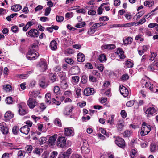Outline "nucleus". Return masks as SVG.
<instances>
[{
  "label": "nucleus",
  "instance_id": "obj_1",
  "mask_svg": "<svg viewBox=\"0 0 158 158\" xmlns=\"http://www.w3.org/2000/svg\"><path fill=\"white\" fill-rule=\"evenodd\" d=\"M151 127H152L150 125L143 122L142 124L140 132L141 135L143 136L147 135L151 131Z\"/></svg>",
  "mask_w": 158,
  "mask_h": 158
},
{
  "label": "nucleus",
  "instance_id": "obj_2",
  "mask_svg": "<svg viewBox=\"0 0 158 158\" xmlns=\"http://www.w3.org/2000/svg\"><path fill=\"white\" fill-rule=\"evenodd\" d=\"M36 66L41 72L45 71L48 68L47 63L46 60L44 59H41L37 63Z\"/></svg>",
  "mask_w": 158,
  "mask_h": 158
},
{
  "label": "nucleus",
  "instance_id": "obj_3",
  "mask_svg": "<svg viewBox=\"0 0 158 158\" xmlns=\"http://www.w3.org/2000/svg\"><path fill=\"white\" fill-rule=\"evenodd\" d=\"M39 53L36 51H28L27 55V58L30 60H35L39 56Z\"/></svg>",
  "mask_w": 158,
  "mask_h": 158
},
{
  "label": "nucleus",
  "instance_id": "obj_4",
  "mask_svg": "<svg viewBox=\"0 0 158 158\" xmlns=\"http://www.w3.org/2000/svg\"><path fill=\"white\" fill-rule=\"evenodd\" d=\"M57 145L59 148H65L66 145V140L65 137H59L57 141Z\"/></svg>",
  "mask_w": 158,
  "mask_h": 158
},
{
  "label": "nucleus",
  "instance_id": "obj_5",
  "mask_svg": "<svg viewBox=\"0 0 158 158\" xmlns=\"http://www.w3.org/2000/svg\"><path fill=\"white\" fill-rule=\"evenodd\" d=\"M83 144L81 147V152L83 154H87L89 152V145L86 140H83Z\"/></svg>",
  "mask_w": 158,
  "mask_h": 158
},
{
  "label": "nucleus",
  "instance_id": "obj_6",
  "mask_svg": "<svg viewBox=\"0 0 158 158\" xmlns=\"http://www.w3.org/2000/svg\"><path fill=\"white\" fill-rule=\"evenodd\" d=\"M27 103L29 107L32 109L37 105L38 102L36 99L30 98L28 100Z\"/></svg>",
  "mask_w": 158,
  "mask_h": 158
},
{
  "label": "nucleus",
  "instance_id": "obj_7",
  "mask_svg": "<svg viewBox=\"0 0 158 158\" xmlns=\"http://www.w3.org/2000/svg\"><path fill=\"white\" fill-rule=\"evenodd\" d=\"M26 35L28 37L35 38L38 36V31L35 29H31L26 33Z\"/></svg>",
  "mask_w": 158,
  "mask_h": 158
},
{
  "label": "nucleus",
  "instance_id": "obj_8",
  "mask_svg": "<svg viewBox=\"0 0 158 158\" xmlns=\"http://www.w3.org/2000/svg\"><path fill=\"white\" fill-rule=\"evenodd\" d=\"M45 76H43L39 81V86L43 89L45 88L48 85V83L45 81Z\"/></svg>",
  "mask_w": 158,
  "mask_h": 158
},
{
  "label": "nucleus",
  "instance_id": "obj_9",
  "mask_svg": "<svg viewBox=\"0 0 158 158\" xmlns=\"http://www.w3.org/2000/svg\"><path fill=\"white\" fill-rule=\"evenodd\" d=\"M115 143L118 146L122 148L125 146V142L124 140L119 137H117L115 140Z\"/></svg>",
  "mask_w": 158,
  "mask_h": 158
},
{
  "label": "nucleus",
  "instance_id": "obj_10",
  "mask_svg": "<svg viewBox=\"0 0 158 158\" xmlns=\"http://www.w3.org/2000/svg\"><path fill=\"white\" fill-rule=\"evenodd\" d=\"M0 128L1 131L3 134L8 133L9 129L5 123L2 122L0 123Z\"/></svg>",
  "mask_w": 158,
  "mask_h": 158
},
{
  "label": "nucleus",
  "instance_id": "obj_11",
  "mask_svg": "<svg viewBox=\"0 0 158 158\" xmlns=\"http://www.w3.org/2000/svg\"><path fill=\"white\" fill-rule=\"evenodd\" d=\"M99 27L100 25L98 23L94 24L88 31V34L90 35L93 34L96 31L97 28Z\"/></svg>",
  "mask_w": 158,
  "mask_h": 158
},
{
  "label": "nucleus",
  "instance_id": "obj_12",
  "mask_svg": "<svg viewBox=\"0 0 158 158\" xmlns=\"http://www.w3.org/2000/svg\"><path fill=\"white\" fill-rule=\"evenodd\" d=\"M119 91L121 94L124 97L128 96L129 92L128 90L124 86L120 85L119 86Z\"/></svg>",
  "mask_w": 158,
  "mask_h": 158
},
{
  "label": "nucleus",
  "instance_id": "obj_13",
  "mask_svg": "<svg viewBox=\"0 0 158 158\" xmlns=\"http://www.w3.org/2000/svg\"><path fill=\"white\" fill-rule=\"evenodd\" d=\"M95 93L94 89L93 88H87L84 91V95L87 96L93 95Z\"/></svg>",
  "mask_w": 158,
  "mask_h": 158
},
{
  "label": "nucleus",
  "instance_id": "obj_14",
  "mask_svg": "<svg viewBox=\"0 0 158 158\" xmlns=\"http://www.w3.org/2000/svg\"><path fill=\"white\" fill-rule=\"evenodd\" d=\"M148 68L149 71H152L158 70V61H155L148 66Z\"/></svg>",
  "mask_w": 158,
  "mask_h": 158
},
{
  "label": "nucleus",
  "instance_id": "obj_15",
  "mask_svg": "<svg viewBox=\"0 0 158 158\" xmlns=\"http://www.w3.org/2000/svg\"><path fill=\"white\" fill-rule=\"evenodd\" d=\"M64 131L65 135L67 136H73L74 135V132L71 128H65L64 130Z\"/></svg>",
  "mask_w": 158,
  "mask_h": 158
},
{
  "label": "nucleus",
  "instance_id": "obj_16",
  "mask_svg": "<svg viewBox=\"0 0 158 158\" xmlns=\"http://www.w3.org/2000/svg\"><path fill=\"white\" fill-rule=\"evenodd\" d=\"M18 112L19 114L21 115H24L28 113V111L23 108L21 105H18Z\"/></svg>",
  "mask_w": 158,
  "mask_h": 158
},
{
  "label": "nucleus",
  "instance_id": "obj_17",
  "mask_svg": "<svg viewBox=\"0 0 158 158\" xmlns=\"http://www.w3.org/2000/svg\"><path fill=\"white\" fill-rule=\"evenodd\" d=\"M156 110L155 108L152 107H150L148 108L146 110L145 113L146 114L149 116L152 115L155 113Z\"/></svg>",
  "mask_w": 158,
  "mask_h": 158
},
{
  "label": "nucleus",
  "instance_id": "obj_18",
  "mask_svg": "<svg viewBox=\"0 0 158 158\" xmlns=\"http://www.w3.org/2000/svg\"><path fill=\"white\" fill-rule=\"evenodd\" d=\"M30 129L28 126H24L22 127L20 129V131L26 135L28 134L29 132Z\"/></svg>",
  "mask_w": 158,
  "mask_h": 158
},
{
  "label": "nucleus",
  "instance_id": "obj_19",
  "mask_svg": "<svg viewBox=\"0 0 158 158\" xmlns=\"http://www.w3.org/2000/svg\"><path fill=\"white\" fill-rule=\"evenodd\" d=\"M154 1L153 0H147L144 2V6L148 7H151L152 6L154 5Z\"/></svg>",
  "mask_w": 158,
  "mask_h": 158
},
{
  "label": "nucleus",
  "instance_id": "obj_20",
  "mask_svg": "<svg viewBox=\"0 0 158 158\" xmlns=\"http://www.w3.org/2000/svg\"><path fill=\"white\" fill-rule=\"evenodd\" d=\"M115 48V45L113 44H110L107 45H103L101 47L102 49L110 50L114 49Z\"/></svg>",
  "mask_w": 158,
  "mask_h": 158
},
{
  "label": "nucleus",
  "instance_id": "obj_21",
  "mask_svg": "<svg viewBox=\"0 0 158 158\" xmlns=\"http://www.w3.org/2000/svg\"><path fill=\"white\" fill-rule=\"evenodd\" d=\"M77 59L78 62H82L85 60V56L83 53H79L77 55Z\"/></svg>",
  "mask_w": 158,
  "mask_h": 158
},
{
  "label": "nucleus",
  "instance_id": "obj_22",
  "mask_svg": "<svg viewBox=\"0 0 158 158\" xmlns=\"http://www.w3.org/2000/svg\"><path fill=\"white\" fill-rule=\"evenodd\" d=\"M124 53L123 51L120 48H118L116 52V53L119 56L120 58L121 59H124L125 57Z\"/></svg>",
  "mask_w": 158,
  "mask_h": 158
},
{
  "label": "nucleus",
  "instance_id": "obj_23",
  "mask_svg": "<svg viewBox=\"0 0 158 158\" xmlns=\"http://www.w3.org/2000/svg\"><path fill=\"white\" fill-rule=\"evenodd\" d=\"M124 53L123 51L120 48H118L116 52V53L119 56L120 58L121 59H124L125 57Z\"/></svg>",
  "mask_w": 158,
  "mask_h": 158
},
{
  "label": "nucleus",
  "instance_id": "obj_24",
  "mask_svg": "<svg viewBox=\"0 0 158 158\" xmlns=\"http://www.w3.org/2000/svg\"><path fill=\"white\" fill-rule=\"evenodd\" d=\"M13 116V115L11 112L10 111L6 112L4 115V118L6 121L11 119Z\"/></svg>",
  "mask_w": 158,
  "mask_h": 158
},
{
  "label": "nucleus",
  "instance_id": "obj_25",
  "mask_svg": "<svg viewBox=\"0 0 158 158\" xmlns=\"http://www.w3.org/2000/svg\"><path fill=\"white\" fill-rule=\"evenodd\" d=\"M71 70L74 74H77L80 72V68L77 66H73L71 68Z\"/></svg>",
  "mask_w": 158,
  "mask_h": 158
},
{
  "label": "nucleus",
  "instance_id": "obj_26",
  "mask_svg": "<svg viewBox=\"0 0 158 158\" xmlns=\"http://www.w3.org/2000/svg\"><path fill=\"white\" fill-rule=\"evenodd\" d=\"M21 8V6L20 5L16 4L13 5L11 6V10L15 12H17L19 11Z\"/></svg>",
  "mask_w": 158,
  "mask_h": 158
},
{
  "label": "nucleus",
  "instance_id": "obj_27",
  "mask_svg": "<svg viewBox=\"0 0 158 158\" xmlns=\"http://www.w3.org/2000/svg\"><path fill=\"white\" fill-rule=\"evenodd\" d=\"M57 136V135L55 134L49 137L48 142L51 145H53L54 143H55Z\"/></svg>",
  "mask_w": 158,
  "mask_h": 158
},
{
  "label": "nucleus",
  "instance_id": "obj_28",
  "mask_svg": "<svg viewBox=\"0 0 158 158\" xmlns=\"http://www.w3.org/2000/svg\"><path fill=\"white\" fill-rule=\"evenodd\" d=\"M98 58L99 61L101 63L105 62L107 60L106 56L103 54L99 55Z\"/></svg>",
  "mask_w": 158,
  "mask_h": 158
},
{
  "label": "nucleus",
  "instance_id": "obj_29",
  "mask_svg": "<svg viewBox=\"0 0 158 158\" xmlns=\"http://www.w3.org/2000/svg\"><path fill=\"white\" fill-rule=\"evenodd\" d=\"M137 151L135 149H132L130 152V155L132 158H134L137 156Z\"/></svg>",
  "mask_w": 158,
  "mask_h": 158
},
{
  "label": "nucleus",
  "instance_id": "obj_30",
  "mask_svg": "<svg viewBox=\"0 0 158 158\" xmlns=\"http://www.w3.org/2000/svg\"><path fill=\"white\" fill-rule=\"evenodd\" d=\"M50 46L52 50H56L57 48L56 42L55 40L52 41L50 43Z\"/></svg>",
  "mask_w": 158,
  "mask_h": 158
},
{
  "label": "nucleus",
  "instance_id": "obj_31",
  "mask_svg": "<svg viewBox=\"0 0 158 158\" xmlns=\"http://www.w3.org/2000/svg\"><path fill=\"white\" fill-rule=\"evenodd\" d=\"M58 76L62 81L66 80L67 77H66V73L62 72H60L58 73Z\"/></svg>",
  "mask_w": 158,
  "mask_h": 158
},
{
  "label": "nucleus",
  "instance_id": "obj_32",
  "mask_svg": "<svg viewBox=\"0 0 158 158\" xmlns=\"http://www.w3.org/2000/svg\"><path fill=\"white\" fill-rule=\"evenodd\" d=\"M72 79L73 84L75 85L79 82L80 78L78 76H74L72 77Z\"/></svg>",
  "mask_w": 158,
  "mask_h": 158
},
{
  "label": "nucleus",
  "instance_id": "obj_33",
  "mask_svg": "<svg viewBox=\"0 0 158 158\" xmlns=\"http://www.w3.org/2000/svg\"><path fill=\"white\" fill-rule=\"evenodd\" d=\"M49 77L51 81L52 82H54L56 81V77L55 74L51 73L49 74Z\"/></svg>",
  "mask_w": 158,
  "mask_h": 158
},
{
  "label": "nucleus",
  "instance_id": "obj_34",
  "mask_svg": "<svg viewBox=\"0 0 158 158\" xmlns=\"http://www.w3.org/2000/svg\"><path fill=\"white\" fill-rule=\"evenodd\" d=\"M45 101L47 103H50L51 102V95L49 93H47L45 96Z\"/></svg>",
  "mask_w": 158,
  "mask_h": 158
},
{
  "label": "nucleus",
  "instance_id": "obj_35",
  "mask_svg": "<svg viewBox=\"0 0 158 158\" xmlns=\"http://www.w3.org/2000/svg\"><path fill=\"white\" fill-rule=\"evenodd\" d=\"M132 41V39L130 37H129L123 40V42L125 44H131Z\"/></svg>",
  "mask_w": 158,
  "mask_h": 158
},
{
  "label": "nucleus",
  "instance_id": "obj_36",
  "mask_svg": "<svg viewBox=\"0 0 158 158\" xmlns=\"http://www.w3.org/2000/svg\"><path fill=\"white\" fill-rule=\"evenodd\" d=\"M32 25V23L31 22H28L27 23L26 26L23 27V31H26Z\"/></svg>",
  "mask_w": 158,
  "mask_h": 158
},
{
  "label": "nucleus",
  "instance_id": "obj_37",
  "mask_svg": "<svg viewBox=\"0 0 158 158\" xmlns=\"http://www.w3.org/2000/svg\"><path fill=\"white\" fill-rule=\"evenodd\" d=\"M60 85L61 87L63 89H65L68 87L67 83L66 80L62 81Z\"/></svg>",
  "mask_w": 158,
  "mask_h": 158
},
{
  "label": "nucleus",
  "instance_id": "obj_38",
  "mask_svg": "<svg viewBox=\"0 0 158 158\" xmlns=\"http://www.w3.org/2000/svg\"><path fill=\"white\" fill-rule=\"evenodd\" d=\"M3 89L6 92H10L11 89V86L9 85H5L3 86Z\"/></svg>",
  "mask_w": 158,
  "mask_h": 158
},
{
  "label": "nucleus",
  "instance_id": "obj_39",
  "mask_svg": "<svg viewBox=\"0 0 158 158\" xmlns=\"http://www.w3.org/2000/svg\"><path fill=\"white\" fill-rule=\"evenodd\" d=\"M131 133L132 132L130 131L126 130L123 133V135L124 137H129L130 136Z\"/></svg>",
  "mask_w": 158,
  "mask_h": 158
},
{
  "label": "nucleus",
  "instance_id": "obj_40",
  "mask_svg": "<svg viewBox=\"0 0 158 158\" xmlns=\"http://www.w3.org/2000/svg\"><path fill=\"white\" fill-rule=\"evenodd\" d=\"M25 148L27 152L30 153L32 151L33 147L31 145H28L25 147Z\"/></svg>",
  "mask_w": 158,
  "mask_h": 158
},
{
  "label": "nucleus",
  "instance_id": "obj_41",
  "mask_svg": "<svg viewBox=\"0 0 158 158\" xmlns=\"http://www.w3.org/2000/svg\"><path fill=\"white\" fill-rule=\"evenodd\" d=\"M58 158H69V157L67 155L65 154V152H63L60 154Z\"/></svg>",
  "mask_w": 158,
  "mask_h": 158
},
{
  "label": "nucleus",
  "instance_id": "obj_42",
  "mask_svg": "<svg viewBox=\"0 0 158 158\" xmlns=\"http://www.w3.org/2000/svg\"><path fill=\"white\" fill-rule=\"evenodd\" d=\"M85 25V22H83L81 23H77L75 27L77 28H80L84 27Z\"/></svg>",
  "mask_w": 158,
  "mask_h": 158
},
{
  "label": "nucleus",
  "instance_id": "obj_43",
  "mask_svg": "<svg viewBox=\"0 0 158 158\" xmlns=\"http://www.w3.org/2000/svg\"><path fill=\"white\" fill-rule=\"evenodd\" d=\"M141 83L143 85V87L144 86H148L147 84L149 82L147 79H142L141 81Z\"/></svg>",
  "mask_w": 158,
  "mask_h": 158
},
{
  "label": "nucleus",
  "instance_id": "obj_44",
  "mask_svg": "<svg viewBox=\"0 0 158 158\" xmlns=\"http://www.w3.org/2000/svg\"><path fill=\"white\" fill-rule=\"evenodd\" d=\"M143 13L139 12L135 16L134 18H136V20L137 21L143 15Z\"/></svg>",
  "mask_w": 158,
  "mask_h": 158
},
{
  "label": "nucleus",
  "instance_id": "obj_45",
  "mask_svg": "<svg viewBox=\"0 0 158 158\" xmlns=\"http://www.w3.org/2000/svg\"><path fill=\"white\" fill-rule=\"evenodd\" d=\"M19 128L17 126H14L12 129V131L14 134H17L18 132Z\"/></svg>",
  "mask_w": 158,
  "mask_h": 158
},
{
  "label": "nucleus",
  "instance_id": "obj_46",
  "mask_svg": "<svg viewBox=\"0 0 158 158\" xmlns=\"http://www.w3.org/2000/svg\"><path fill=\"white\" fill-rule=\"evenodd\" d=\"M6 102L8 104H11L13 103V100L11 97H7L6 99Z\"/></svg>",
  "mask_w": 158,
  "mask_h": 158
},
{
  "label": "nucleus",
  "instance_id": "obj_47",
  "mask_svg": "<svg viewBox=\"0 0 158 158\" xmlns=\"http://www.w3.org/2000/svg\"><path fill=\"white\" fill-rule=\"evenodd\" d=\"M126 64L128 68H131L133 66V63L130 61L127 60L126 61Z\"/></svg>",
  "mask_w": 158,
  "mask_h": 158
},
{
  "label": "nucleus",
  "instance_id": "obj_48",
  "mask_svg": "<svg viewBox=\"0 0 158 158\" xmlns=\"http://www.w3.org/2000/svg\"><path fill=\"white\" fill-rule=\"evenodd\" d=\"M39 106L42 111L44 110L46 107V106L43 103H40L39 104Z\"/></svg>",
  "mask_w": 158,
  "mask_h": 158
},
{
  "label": "nucleus",
  "instance_id": "obj_49",
  "mask_svg": "<svg viewBox=\"0 0 158 158\" xmlns=\"http://www.w3.org/2000/svg\"><path fill=\"white\" fill-rule=\"evenodd\" d=\"M55 124L57 126L59 127L61 126V122L60 119L58 118H56L54 121Z\"/></svg>",
  "mask_w": 158,
  "mask_h": 158
},
{
  "label": "nucleus",
  "instance_id": "obj_50",
  "mask_svg": "<svg viewBox=\"0 0 158 158\" xmlns=\"http://www.w3.org/2000/svg\"><path fill=\"white\" fill-rule=\"evenodd\" d=\"M87 77L86 75H83L82 76L81 82L83 84H85L87 82Z\"/></svg>",
  "mask_w": 158,
  "mask_h": 158
},
{
  "label": "nucleus",
  "instance_id": "obj_51",
  "mask_svg": "<svg viewBox=\"0 0 158 158\" xmlns=\"http://www.w3.org/2000/svg\"><path fill=\"white\" fill-rule=\"evenodd\" d=\"M58 155V153L56 151H54L51 154L50 158H56Z\"/></svg>",
  "mask_w": 158,
  "mask_h": 158
},
{
  "label": "nucleus",
  "instance_id": "obj_52",
  "mask_svg": "<svg viewBox=\"0 0 158 158\" xmlns=\"http://www.w3.org/2000/svg\"><path fill=\"white\" fill-rule=\"evenodd\" d=\"M124 126V123L123 122L121 123H118L117 124V128L118 129L119 131H121L122 130Z\"/></svg>",
  "mask_w": 158,
  "mask_h": 158
},
{
  "label": "nucleus",
  "instance_id": "obj_53",
  "mask_svg": "<svg viewBox=\"0 0 158 158\" xmlns=\"http://www.w3.org/2000/svg\"><path fill=\"white\" fill-rule=\"evenodd\" d=\"M56 100L55 98H53L52 99V102L56 105H59L60 104L61 102L57 100V98H58V96H56Z\"/></svg>",
  "mask_w": 158,
  "mask_h": 158
},
{
  "label": "nucleus",
  "instance_id": "obj_54",
  "mask_svg": "<svg viewBox=\"0 0 158 158\" xmlns=\"http://www.w3.org/2000/svg\"><path fill=\"white\" fill-rule=\"evenodd\" d=\"M147 86H145V87L149 89L151 91H154V90H153V85L152 84H151L150 82H149L147 84Z\"/></svg>",
  "mask_w": 158,
  "mask_h": 158
},
{
  "label": "nucleus",
  "instance_id": "obj_55",
  "mask_svg": "<svg viewBox=\"0 0 158 158\" xmlns=\"http://www.w3.org/2000/svg\"><path fill=\"white\" fill-rule=\"evenodd\" d=\"M46 138L45 137H42L40 138L39 140V142L40 144H42L46 142Z\"/></svg>",
  "mask_w": 158,
  "mask_h": 158
},
{
  "label": "nucleus",
  "instance_id": "obj_56",
  "mask_svg": "<svg viewBox=\"0 0 158 158\" xmlns=\"http://www.w3.org/2000/svg\"><path fill=\"white\" fill-rule=\"evenodd\" d=\"M129 78V77L127 74H125L123 75L121 78V80L123 81H126L128 80Z\"/></svg>",
  "mask_w": 158,
  "mask_h": 158
},
{
  "label": "nucleus",
  "instance_id": "obj_57",
  "mask_svg": "<svg viewBox=\"0 0 158 158\" xmlns=\"http://www.w3.org/2000/svg\"><path fill=\"white\" fill-rule=\"evenodd\" d=\"M64 95L66 97H71L72 95L71 91L70 90L66 91L64 92Z\"/></svg>",
  "mask_w": 158,
  "mask_h": 158
},
{
  "label": "nucleus",
  "instance_id": "obj_58",
  "mask_svg": "<svg viewBox=\"0 0 158 158\" xmlns=\"http://www.w3.org/2000/svg\"><path fill=\"white\" fill-rule=\"evenodd\" d=\"M64 19L63 17L60 16H56V21L57 22H60L62 21Z\"/></svg>",
  "mask_w": 158,
  "mask_h": 158
},
{
  "label": "nucleus",
  "instance_id": "obj_59",
  "mask_svg": "<svg viewBox=\"0 0 158 158\" xmlns=\"http://www.w3.org/2000/svg\"><path fill=\"white\" fill-rule=\"evenodd\" d=\"M73 108L72 107H70L69 109L67 108L66 109V110L67 111L68 110V112H64V114L66 115H69L70 114V113H71L72 111Z\"/></svg>",
  "mask_w": 158,
  "mask_h": 158
},
{
  "label": "nucleus",
  "instance_id": "obj_60",
  "mask_svg": "<svg viewBox=\"0 0 158 158\" xmlns=\"http://www.w3.org/2000/svg\"><path fill=\"white\" fill-rule=\"evenodd\" d=\"M134 104V100L130 101H128L126 103V106L128 107L132 106Z\"/></svg>",
  "mask_w": 158,
  "mask_h": 158
},
{
  "label": "nucleus",
  "instance_id": "obj_61",
  "mask_svg": "<svg viewBox=\"0 0 158 158\" xmlns=\"http://www.w3.org/2000/svg\"><path fill=\"white\" fill-rule=\"evenodd\" d=\"M151 56L150 60L152 61H153L154 60L155 58L157 56V54L156 53L154 52H151Z\"/></svg>",
  "mask_w": 158,
  "mask_h": 158
},
{
  "label": "nucleus",
  "instance_id": "obj_62",
  "mask_svg": "<svg viewBox=\"0 0 158 158\" xmlns=\"http://www.w3.org/2000/svg\"><path fill=\"white\" fill-rule=\"evenodd\" d=\"M51 10V9L49 7H47L46 8L45 10L44 15L45 16L48 15L50 13Z\"/></svg>",
  "mask_w": 158,
  "mask_h": 158
},
{
  "label": "nucleus",
  "instance_id": "obj_63",
  "mask_svg": "<svg viewBox=\"0 0 158 158\" xmlns=\"http://www.w3.org/2000/svg\"><path fill=\"white\" fill-rule=\"evenodd\" d=\"M109 19V18L106 16H102L99 18V20L102 21H108Z\"/></svg>",
  "mask_w": 158,
  "mask_h": 158
},
{
  "label": "nucleus",
  "instance_id": "obj_64",
  "mask_svg": "<svg viewBox=\"0 0 158 158\" xmlns=\"http://www.w3.org/2000/svg\"><path fill=\"white\" fill-rule=\"evenodd\" d=\"M89 78V80L90 82H94L96 81V78L92 75H90Z\"/></svg>",
  "mask_w": 158,
  "mask_h": 158
}]
</instances>
